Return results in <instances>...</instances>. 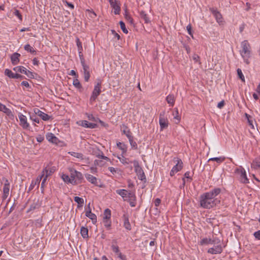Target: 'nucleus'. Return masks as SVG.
I'll return each mask as SVG.
<instances>
[{"label": "nucleus", "instance_id": "f257e3e1", "mask_svg": "<svg viewBox=\"0 0 260 260\" xmlns=\"http://www.w3.org/2000/svg\"><path fill=\"white\" fill-rule=\"evenodd\" d=\"M219 188H214L212 191L202 194L200 197V205L204 208L210 209L220 203V201L214 198L220 193Z\"/></svg>", "mask_w": 260, "mask_h": 260}, {"label": "nucleus", "instance_id": "f03ea898", "mask_svg": "<svg viewBox=\"0 0 260 260\" xmlns=\"http://www.w3.org/2000/svg\"><path fill=\"white\" fill-rule=\"evenodd\" d=\"M116 193L119 194L124 201H128L132 207L136 206V196L133 191H128L125 189H119L116 191Z\"/></svg>", "mask_w": 260, "mask_h": 260}, {"label": "nucleus", "instance_id": "7ed1b4c3", "mask_svg": "<svg viewBox=\"0 0 260 260\" xmlns=\"http://www.w3.org/2000/svg\"><path fill=\"white\" fill-rule=\"evenodd\" d=\"M242 50H240V54L243 58L244 62L249 64L250 61L249 58L251 54V47L247 41L245 40L241 43Z\"/></svg>", "mask_w": 260, "mask_h": 260}, {"label": "nucleus", "instance_id": "20e7f679", "mask_svg": "<svg viewBox=\"0 0 260 260\" xmlns=\"http://www.w3.org/2000/svg\"><path fill=\"white\" fill-rule=\"evenodd\" d=\"M69 171L71 180H72V184H77L83 179V175L81 173L78 172L73 168H70Z\"/></svg>", "mask_w": 260, "mask_h": 260}, {"label": "nucleus", "instance_id": "39448f33", "mask_svg": "<svg viewBox=\"0 0 260 260\" xmlns=\"http://www.w3.org/2000/svg\"><path fill=\"white\" fill-rule=\"evenodd\" d=\"M235 173L239 175V180L243 183L247 184L249 183V180L247 177L246 172L244 169L240 166L235 170Z\"/></svg>", "mask_w": 260, "mask_h": 260}, {"label": "nucleus", "instance_id": "423d86ee", "mask_svg": "<svg viewBox=\"0 0 260 260\" xmlns=\"http://www.w3.org/2000/svg\"><path fill=\"white\" fill-rule=\"evenodd\" d=\"M101 92V82H98L94 87V89L92 92L91 96L90 98V102L92 103L94 102L97 97Z\"/></svg>", "mask_w": 260, "mask_h": 260}, {"label": "nucleus", "instance_id": "0eeeda50", "mask_svg": "<svg viewBox=\"0 0 260 260\" xmlns=\"http://www.w3.org/2000/svg\"><path fill=\"white\" fill-rule=\"evenodd\" d=\"M174 160L175 161H177V163L173 167L170 172V175L171 176H174L175 173L180 171L183 168V162L180 159L176 157L174 158Z\"/></svg>", "mask_w": 260, "mask_h": 260}, {"label": "nucleus", "instance_id": "6e6552de", "mask_svg": "<svg viewBox=\"0 0 260 260\" xmlns=\"http://www.w3.org/2000/svg\"><path fill=\"white\" fill-rule=\"evenodd\" d=\"M159 123L160 127V131L166 128L168 126V120L165 117V112L160 113L159 115Z\"/></svg>", "mask_w": 260, "mask_h": 260}, {"label": "nucleus", "instance_id": "1a4fd4ad", "mask_svg": "<svg viewBox=\"0 0 260 260\" xmlns=\"http://www.w3.org/2000/svg\"><path fill=\"white\" fill-rule=\"evenodd\" d=\"M220 243V240L219 239L205 238L200 241V244L201 245H204L213 244H219Z\"/></svg>", "mask_w": 260, "mask_h": 260}, {"label": "nucleus", "instance_id": "9d476101", "mask_svg": "<svg viewBox=\"0 0 260 260\" xmlns=\"http://www.w3.org/2000/svg\"><path fill=\"white\" fill-rule=\"evenodd\" d=\"M5 183L3 187V194L2 196L3 200H6L9 195L10 192V183L8 179L4 178Z\"/></svg>", "mask_w": 260, "mask_h": 260}, {"label": "nucleus", "instance_id": "9b49d317", "mask_svg": "<svg viewBox=\"0 0 260 260\" xmlns=\"http://www.w3.org/2000/svg\"><path fill=\"white\" fill-rule=\"evenodd\" d=\"M216 245H215L214 247L209 248L208 250V253L212 254H220L222 252V247L220 244H216Z\"/></svg>", "mask_w": 260, "mask_h": 260}, {"label": "nucleus", "instance_id": "f8f14e48", "mask_svg": "<svg viewBox=\"0 0 260 260\" xmlns=\"http://www.w3.org/2000/svg\"><path fill=\"white\" fill-rule=\"evenodd\" d=\"M210 10L215 17L217 22L220 24H222L223 18L220 13L213 8H210Z\"/></svg>", "mask_w": 260, "mask_h": 260}, {"label": "nucleus", "instance_id": "ddd939ff", "mask_svg": "<svg viewBox=\"0 0 260 260\" xmlns=\"http://www.w3.org/2000/svg\"><path fill=\"white\" fill-rule=\"evenodd\" d=\"M34 112L36 114H37L41 118L45 121L48 120L50 118V116L48 114L42 112L39 109L36 108L34 109Z\"/></svg>", "mask_w": 260, "mask_h": 260}, {"label": "nucleus", "instance_id": "4468645a", "mask_svg": "<svg viewBox=\"0 0 260 260\" xmlns=\"http://www.w3.org/2000/svg\"><path fill=\"white\" fill-rule=\"evenodd\" d=\"M19 118L20 122V125L23 127V128H27L29 127V124L27 122L26 117L25 116L20 114L19 116Z\"/></svg>", "mask_w": 260, "mask_h": 260}, {"label": "nucleus", "instance_id": "2eb2a0df", "mask_svg": "<svg viewBox=\"0 0 260 260\" xmlns=\"http://www.w3.org/2000/svg\"><path fill=\"white\" fill-rule=\"evenodd\" d=\"M111 7L114 9L115 14H118L120 11V8L116 0H109Z\"/></svg>", "mask_w": 260, "mask_h": 260}, {"label": "nucleus", "instance_id": "dca6fc26", "mask_svg": "<svg viewBox=\"0 0 260 260\" xmlns=\"http://www.w3.org/2000/svg\"><path fill=\"white\" fill-rule=\"evenodd\" d=\"M5 74L6 75L8 76L9 77L14 79H18L19 78H21L22 76L18 74H14L10 70L6 69L5 71Z\"/></svg>", "mask_w": 260, "mask_h": 260}, {"label": "nucleus", "instance_id": "f3484780", "mask_svg": "<svg viewBox=\"0 0 260 260\" xmlns=\"http://www.w3.org/2000/svg\"><path fill=\"white\" fill-rule=\"evenodd\" d=\"M79 124L84 127H89L91 128H94L96 125V124L89 122L86 120L80 121Z\"/></svg>", "mask_w": 260, "mask_h": 260}, {"label": "nucleus", "instance_id": "a211bd4d", "mask_svg": "<svg viewBox=\"0 0 260 260\" xmlns=\"http://www.w3.org/2000/svg\"><path fill=\"white\" fill-rule=\"evenodd\" d=\"M0 111L4 112L7 115L9 116H12L13 114L11 111L7 108L5 105L0 103Z\"/></svg>", "mask_w": 260, "mask_h": 260}, {"label": "nucleus", "instance_id": "6ab92c4d", "mask_svg": "<svg viewBox=\"0 0 260 260\" xmlns=\"http://www.w3.org/2000/svg\"><path fill=\"white\" fill-rule=\"evenodd\" d=\"M20 54L18 53H14L11 56V61L13 65H15L17 64L19 62V57H20Z\"/></svg>", "mask_w": 260, "mask_h": 260}, {"label": "nucleus", "instance_id": "aec40b11", "mask_svg": "<svg viewBox=\"0 0 260 260\" xmlns=\"http://www.w3.org/2000/svg\"><path fill=\"white\" fill-rule=\"evenodd\" d=\"M85 178L89 182H90L91 183H92L93 184L97 185L98 182H97V179L96 177H94L93 176H92L90 174H85Z\"/></svg>", "mask_w": 260, "mask_h": 260}, {"label": "nucleus", "instance_id": "412c9836", "mask_svg": "<svg viewBox=\"0 0 260 260\" xmlns=\"http://www.w3.org/2000/svg\"><path fill=\"white\" fill-rule=\"evenodd\" d=\"M134 166L135 167V172H136L137 175L141 173L143 174V171L141 167L139 166L138 161L137 160H135L134 161Z\"/></svg>", "mask_w": 260, "mask_h": 260}, {"label": "nucleus", "instance_id": "4be33fe9", "mask_svg": "<svg viewBox=\"0 0 260 260\" xmlns=\"http://www.w3.org/2000/svg\"><path fill=\"white\" fill-rule=\"evenodd\" d=\"M251 168L254 169H257L260 168V156L253 160L251 164Z\"/></svg>", "mask_w": 260, "mask_h": 260}, {"label": "nucleus", "instance_id": "5701e85b", "mask_svg": "<svg viewBox=\"0 0 260 260\" xmlns=\"http://www.w3.org/2000/svg\"><path fill=\"white\" fill-rule=\"evenodd\" d=\"M47 139L53 143H57L58 139L52 133L48 134L46 136Z\"/></svg>", "mask_w": 260, "mask_h": 260}, {"label": "nucleus", "instance_id": "b1692460", "mask_svg": "<svg viewBox=\"0 0 260 260\" xmlns=\"http://www.w3.org/2000/svg\"><path fill=\"white\" fill-rule=\"evenodd\" d=\"M86 216L91 219L92 222H95L96 221V215L91 212V210L87 211L85 214Z\"/></svg>", "mask_w": 260, "mask_h": 260}, {"label": "nucleus", "instance_id": "393cba45", "mask_svg": "<svg viewBox=\"0 0 260 260\" xmlns=\"http://www.w3.org/2000/svg\"><path fill=\"white\" fill-rule=\"evenodd\" d=\"M167 103L171 106H173L175 103V97L173 94H169L166 98Z\"/></svg>", "mask_w": 260, "mask_h": 260}, {"label": "nucleus", "instance_id": "a878e982", "mask_svg": "<svg viewBox=\"0 0 260 260\" xmlns=\"http://www.w3.org/2000/svg\"><path fill=\"white\" fill-rule=\"evenodd\" d=\"M112 250L114 252L118 254L119 252V247L116 245V240H113L112 242V245H111Z\"/></svg>", "mask_w": 260, "mask_h": 260}, {"label": "nucleus", "instance_id": "bb28decb", "mask_svg": "<svg viewBox=\"0 0 260 260\" xmlns=\"http://www.w3.org/2000/svg\"><path fill=\"white\" fill-rule=\"evenodd\" d=\"M69 153L72 156L77 158H79L80 159L82 160L84 159V156L83 154L81 153H78L76 152H69Z\"/></svg>", "mask_w": 260, "mask_h": 260}, {"label": "nucleus", "instance_id": "cd10ccee", "mask_svg": "<svg viewBox=\"0 0 260 260\" xmlns=\"http://www.w3.org/2000/svg\"><path fill=\"white\" fill-rule=\"evenodd\" d=\"M140 14L141 18L144 20L145 23H148L150 22V20L149 19V18H148L147 15L146 14V13L144 11H141L140 13Z\"/></svg>", "mask_w": 260, "mask_h": 260}, {"label": "nucleus", "instance_id": "c85d7f7f", "mask_svg": "<svg viewBox=\"0 0 260 260\" xmlns=\"http://www.w3.org/2000/svg\"><path fill=\"white\" fill-rule=\"evenodd\" d=\"M123 219L124 221V226L125 228H129L131 226V224L129 221L127 215L124 214L123 215Z\"/></svg>", "mask_w": 260, "mask_h": 260}, {"label": "nucleus", "instance_id": "c756f323", "mask_svg": "<svg viewBox=\"0 0 260 260\" xmlns=\"http://www.w3.org/2000/svg\"><path fill=\"white\" fill-rule=\"evenodd\" d=\"M42 172L43 173V176H45L48 178V176H50L54 172V170L51 169L48 170L47 168H45Z\"/></svg>", "mask_w": 260, "mask_h": 260}, {"label": "nucleus", "instance_id": "7c9ffc66", "mask_svg": "<svg viewBox=\"0 0 260 260\" xmlns=\"http://www.w3.org/2000/svg\"><path fill=\"white\" fill-rule=\"evenodd\" d=\"M26 69L25 68L22 66L16 67L13 69L16 72H20L23 74L26 73Z\"/></svg>", "mask_w": 260, "mask_h": 260}, {"label": "nucleus", "instance_id": "2f4dec72", "mask_svg": "<svg viewBox=\"0 0 260 260\" xmlns=\"http://www.w3.org/2000/svg\"><path fill=\"white\" fill-rule=\"evenodd\" d=\"M117 145L118 147V148L122 150V154L126 153V146L121 142H119L117 143Z\"/></svg>", "mask_w": 260, "mask_h": 260}, {"label": "nucleus", "instance_id": "473e14b6", "mask_svg": "<svg viewBox=\"0 0 260 260\" xmlns=\"http://www.w3.org/2000/svg\"><path fill=\"white\" fill-rule=\"evenodd\" d=\"M88 229H80V233L83 238L87 239L88 238Z\"/></svg>", "mask_w": 260, "mask_h": 260}, {"label": "nucleus", "instance_id": "72a5a7b5", "mask_svg": "<svg viewBox=\"0 0 260 260\" xmlns=\"http://www.w3.org/2000/svg\"><path fill=\"white\" fill-rule=\"evenodd\" d=\"M225 158L224 157H212L210 158L208 161H216L217 163H221L223 162L225 160Z\"/></svg>", "mask_w": 260, "mask_h": 260}, {"label": "nucleus", "instance_id": "f704fd0d", "mask_svg": "<svg viewBox=\"0 0 260 260\" xmlns=\"http://www.w3.org/2000/svg\"><path fill=\"white\" fill-rule=\"evenodd\" d=\"M111 215L110 210L109 209H105L103 214V219H110Z\"/></svg>", "mask_w": 260, "mask_h": 260}, {"label": "nucleus", "instance_id": "c9c22d12", "mask_svg": "<svg viewBox=\"0 0 260 260\" xmlns=\"http://www.w3.org/2000/svg\"><path fill=\"white\" fill-rule=\"evenodd\" d=\"M245 116L247 119L249 125L252 128H254L252 117L247 113H245Z\"/></svg>", "mask_w": 260, "mask_h": 260}, {"label": "nucleus", "instance_id": "e433bc0d", "mask_svg": "<svg viewBox=\"0 0 260 260\" xmlns=\"http://www.w3.org/2000/svg\"><path fill=\"white\" fill-rule=\"evenodd\" d=\"M128 140L131 147L135 149H137V144L135 141H133V136H129Z\"/></svg>", "mask_w": 260, "mask_h": 260}, {"label": "nucleus", "instance_id": "4c0bfd02", "mask_svg": "<svg viewBox=\"0 0 260 260\" xmlns=\"http://www.w3.org/2000/svg\"><path fill=\"white\" fill-rule=\"evenodd\" d=\"M40 206V204L39 203V200H37L36 202H34L30 207V210H34L35 209L38 208Z\"/></svg>", "mask_w": 260, "mask_h": 260}, {"label": "nucleus", "instance_id": "58836bf2", "mask_svg": "<svg viewBox=\"0 0 260 260\" xmlns=\"http://www.w3.org/2000/svg\"><path fill=\"white\" fill-rule=\"evenodd\" d=\"M61 178L64 182L72 184V180H71V177L70 178L68 175L62 174Z\"/></svg>", "mask_w": 260, "mask_h": 260}, {"label": "nucleus", "instance_id": "ea45409f", "mask_svg": "<svg viewBox=\"0 0 260 260\" xmlns=\"http://www.w3.org/2000/svg\"><path fill=\"white\" fill-rule=\"evenodd\" d=\"M122 126L124 128V129L122 131L123 133L125 134L128 138L129 136H132L131 135V132L128 129L127 127L125 125H123Z\"/></svg>", "mask_w": 260, "mask_h": 260}, {"label": "nucleus", "instance_id": "a19ab883", "mask_svg": "<svg viewBox=\"0 0 260 260\" xmlns=\"http://www.w3.org/2000/svg\"><path fill=\"white\" fill-rule=\"evenodd\" d=\"M175 114H173L174 118L176 120V123H178L180 121V116L179 115L178 109L176 108L175 111Z\"/></svg>", "mask_w": 260, "mask_h": 260}, {"label": "nucleus", "instance_id": "79ce46f5", "mask_svg": "<svg viewBox=\"0 0 260 260\" xmlns=\"http://www.w3.org/2000/svg\"><path fill=\"white\" fill-rule=\"evenodd\" d=\"M76 44L78 47V50L79 52L83 50V48L82 46V43L80 42L79 39L78 38H76Z\"/></svg>", "mask_w": 260, "mask_h": 260}, {"label": "nucleus", "instance_id": "37998d69", "mask_svg": "<svg viewBox=\"0 0 260 260\" xmlns=\"http://www.w3.org/2000/svg\"><path fill=\"white\" fill-rule=\"evenodd\" d=\"M119 24H120L121 29L122 30L123 32L125 34H127L128 30H127V29L125 27L124 23L123 21H121L119 22Z\"/></svg>", "mask_w": 260, "mask_h": 260}, {"label": "nucleus", "instance_id": "c03bdc74", "mask_svg": "<svg viewBox=\"0 0 260 260\" xmlns=\"http://www.w3.org/2000/svg\"><path fill=\"white\" fill-rule=\"evenodd\" d=\"M237 74L239 76V78L243 81L245 82L244 76L242 74V71L240 69H237Z\"/></svg>", "mask_w": 260, "mask_h": 260}, {"label": "nucleus", "instance_id": "a18cd8bd", "mask_svg": "<svg viewBox=\"0 0 260 260\" xmlns=\"http://www.w3.org/2000/svg\"><path fill=\"white\" fill-rule=\"evenodd\" d=\"M74 201L77 203L78 204L82 205L84 203V200L82 198H80L79 197H75L74 198Z\"/></svg>", "mask_w": 260, "mask_h": 260}, {"label": "nucleus", "instance_id": "49530a36", "mask_svg": "<svg viewBox=\"0 0 260 260\" xmlns=\"http://www.w3.org/2000/svg\"><path fill=\"white\" fill-rule=\"evenodd\" d=\"M24 49L30 53H34L35 52L34 48L31 47L29 44H26L24 46Z\"/></svg>", "mask_w": 260, "mask_h": 260}, {"label": "nucleus", "instance_id": "de8ad7c7", "mask_svg": "<svg viewBox=\"0 0 260 260\" xmlns=\"http://www.w3.org/2000/svg\"><path fill=\"white\" fill-rule=\"evenodd\" d=\"M73 85L77 88H80L82 87L79 81L77 79L73 80Z\"/></svg>", "mask_w": 260, "mask_h": 260}, {"label": "nucleus", "instance_id": "09e8293b", "mask_svg": "<svg viewBox=\"0 0 260 260\" xmlns=\"http://www.w3.org/2000/svg\"><path fill=\"white\" fill-rule=\"evenodd\" d=\"M110 219H103V221L104 224V226L106 227H110L111 226Z\"/></svg>", "mask_w": 260, "mask_h": 260}, {"label": "nucleus", "instance_id": "8fccbe9b", "mask_svg": "<svg viewBox=\"0 0 260 260\" xmlns=\"http://www.w3.org/2000/svg\"><path fill=\"white\" fill-rule=\"evenodd\" d=\"M14 14L16 16L20 21H22V16L18 10L15 9Z\"/></svg>", "mask_w": 260, "mask_h": 260}, {"label": "nucleus", "instance_id": "3c124183", "mask_svg": "<svg viewBox=\"0 0 260 260\" xmlns=\"http://www.w3.org/2000/svg\"><path fill=\"white\" fill-rule=\"evenodd\" d=\"M84 77L85 81L86 82H88L89 80V79L90 78L89 71L84 72Z\"/></svg>", "mask_w": 260, "mask_h": 260}, {"label": "nucleus", "instance_id": "603ef678", "mask_svg": "<svg viewBox=\"0 0 260 260\" xmlns=\"http://www.w3.org/2000/svg\"><path fill=\"white\" fill-rule=\"evenodd\" d=\"M192 59L195 62H198L200 64H201V62L200 61V57L197 54H194L192 56Z\"/></svg>", "mask_w": 260, "mask_h": 260}, {"label": "nucleus", "instance_id": "864d4df0", "mask_svg": "<svg viewBox=\"0 0 260 260\" xmlns=\"http://www.w3.org/2000/svg\"><path fill=\"white\" fill-rule=\"evenodd\" d=\"M81 64L82 66L84 72L89 71V66L85 63V61L83 62V63H81Z\"/></svg>", "mask_w": 260, "mask_h": 260}, {"label": "nucleus", "instance_id": "5fc2aeb1", "mask_svg": "<svg viewBox=\"0 0 260 260\" xmlns=\"http://www.w3.org/2000/svg\"><path fill=\"white\" fill-rule=\"evenodd\" d=\"M186 29L187 30L188 34L191 36V37L192 38H193V36L192 33L191 32V25L190 24H188L186 26Z\"/></svg>", "mask_w": 260, "mask_h": 260}, {"label": "nucleus", "instance_id": "6e6d98bb", "mask_svg": "<svg viewBox=\"0 0 260 260\" xmlns=\"http://www.w3.org/2000/svg\"><path fill=\"white\" fill-rule=\"evenodd\" d=\"M24 74H25L29 78H34V75H33L32 73L29 71H27L26 69V73H24Z\"/></svg>", "mask_w": 260, "mask_h": 260}, {"label": "nucleus", "instance_id": "4d7b16f0", "mask_svg": "<svg viewBox=\"0 0 260 260\" xmlns=\"http://www.w3.org/2000/svg\"><path fill=\"white\" fill-rule=\"evenodd\" d=\"M253 235L256 239L260 240V230L254 232Z\"/></svg>", "mask_w": 260, "mask_h": 260}, {"label": "nucleus", "instance_id": "13d9d810", "mask_svg": "<svg viewBox=\"0 0 260 260\" xmlns=\"http://www.w3.org/2000/svg\"><path fill=\"white\" fill-rule=\"evenodd\" d=\"M82 51H80V52H79V56L80 59L81 63H83V62L85 61V60L83 57V54L82 53Z\"/></svg>", "mask_w": 260, "mask_h": 260}, {"label": "nucleus", "instance_id": "bf43d9fd", "mask_svg": "<svg viewBox=\"0 0 260 260\" xmlns=\"http://www.w3.org/2000/svg\"><path fill=\"white\" fill-rule=\"evenodd\" d=\"M118 256L120 258L121 260H127L126 258V256L123 255L121 252L119 253L118 254Z\"/></svg>", "mask_w": 260, "mask_h": 260}, {"label": "nucleus", "instance_id": "052dcab7", "mask_svg": "<svg viewBox=\"0 0 260 260\" xmlns=\"http://www.w3.org/2000/svg\"><path fill=\"white\" fill-rule=\"evenodd\" d=\"M137 175L138 176L139 179L141 180H144L146 179V178H145V174H144V172H143V174L140 173V174H139V175Z\"/></svg>", "mask_w": 260, "mask_h": 260}, {"label": "nucleus", "instance_id": "680f3d73", "mask_svg": "<svg viewBox=\"0 0 260 260\" xmlns=\"http://www.w3.org/2000/svg\"><path fill=\"white\" fill-rule=\"evenodd\" d=\"M112 34L114 36L117 38L118 40L120 39V36L114 30H111Z\"/></svg>", "mask_w": 260, "mask_h": 260}, {"label": "nucleus", "instance_id": "e2e57ef3", "mask_svg": "<svg viewBox=\"0 0 260 260\" xmlns=\"http://www.w3.org/2000/svg\"><path fill=\"white\" fill-rule=\"evenodd\" d=\"M43 179L42 180V182L41 183V188H43L45 185V183L47 180V177L45 176H44L43 177Z\"/></svg>", "mask_w": 260, "mask_h": 260}, {"label": "nucleus", "instance_id": "0e129e2a", "mask_svg": "<svg viewBox=\"0 0 260 260\" xmlns=\"http://www.w3.org/2000/svg\"><path fill=\"white\" fill-rule=\"evenodd\" d=\"M224 101H222L218 104L217 107L219 108V109H221L224 106Z\"/></svg>", "mask_w": 260, "mask_h": 260}, {"label": "nucleus", "instance_id": "69168bd1", "mask_svg": "<svg viewBox=\"0 0 260 260\" xmlns=\"http://www.w3.org/2000/svg\"><path fill=\"white\" fill-rule=\"evenodd\" d=\"M125 18L128 21H129L130 23H133V18L129 15H128V14H126L125 15Z\"/></svg>", "mask_w": 260, "mask_h": 260}, {"label": "nucleus", "instance_id": "338daca9", "mask_svg": "<svg viewBox=\"0 0 260 260\" xmlns=\"http://www.w3.org/2000/svg\"><path fill=\"white\" fill-rule=\"evenodd\" d=\"M44 176H43V173L42 172V174L41 175L38 176L36 179V183H40L41 179L43 178V177H44Z\"/></svg>", "mask_w": 260, "mask_h": 260}, {"label": "nucleus", "instance_id": "774afa93", "mask_svg": "<svg viewBox=\"0 0 260 260\" xmlns=\"http://www.w3.org/2000/svg\"><path fill=\"white\" fill-rule=\"evenodd\" d=\"M108 169L112 174L115 173L117 171V169L113 167H109Z\"/></svg>", "mask_w": 260, "mask_h": 260}]
</instances>
